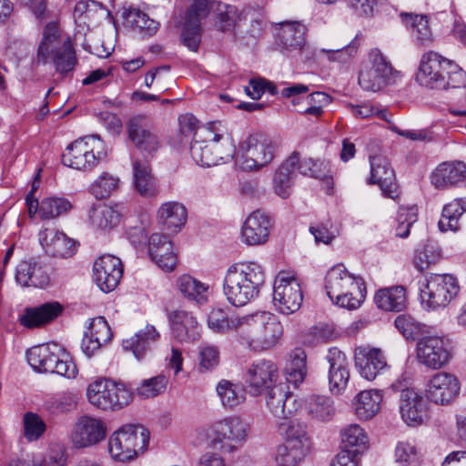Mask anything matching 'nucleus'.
Returning a JSON list of instances; mask_svg holds the SVG:
<instances>
[{
    "label": "nucleus",
    "mask_w": 466,
    "mask_h": 466,
    "mask_svg": "<svg viewBox=\"0 0 466 466\" xmlns=\"http://www.w3.org/2000/svg\"><path fill=\"white\" fill-rule=\"evenodd\" d=\"M265 283V271L257 262H240L228 268L224 278V293L234 306H244L256 298Z\"/></svg>",
    "instance_id": "nucleus-1"
},
{
    "label": "nucleus",
    "mask_w": 466,
    "mask_h": 466,
    "mask_svg": "<svg viewBox=\"0 0 466 466\" xmlns=\"http://www.w3.org/2000/svg\"><path fill=\"white\" fill-rule=\"evenodd\" d=\"M37 64L52 63L56 71L66 76L73 71L77 62L73 43L62 34L56 22H49L42 32L36 52Z\"/></svg>",
    "instance_id": "nucleus-2"
},
{
    "label": "nucleus",
    "mask_w": 466,
    "mask_h": 466,
    "mask_svg": "<svg viewBox=\"0 0 466 466\" xmlns=\"http://www.w3.org/2000/svg\"><path fill=\"white\" fill-rule=\"evenodd\" d=\"M416 81L429 88H460L466 86V73L454 61L430 51L421 56Z\"/></svg>",
    "instance_id": "nucleus-3"
},
{
    "label": "nucleus",
    "mask_w": 466,
    "mask_h": 466,
    "mask_svg": "<svg viewBox=\"0 0 466 466\" xmlns=\"http://www.w3.org/2000/svg\"><path fill=\"white\" fill-rule=\"evenodd\" d=\"M325 289L335 305L349 310L359 309L367 293L363 279L350 273L343 264H337L329 269Z\"/></svg>",
    "instance_id": "nucleus-4"
},
{
    "label": "nucleus",
    "mask_w": 466,
    "mask_h": 466,
    "mask_svg": "<svg viewBox=\"0 0 466 466\" xmlns=\"http://www.w3.org/2000/svg\"><path fill=\"white\" fill-rule=\"evenodd\" d=\"M277 151L273 139L259 133L250 134L238 142L236 166L245 172H258L273 162Z\"/></svg>",
    "instance_id": "nucleus-5"
},
{
    "label": "nucleus",
    "mask_w": 466,
    "mask_h": 466,
    "mask_svg": "<svg viewBox=\"0 0 466 466\" xmlns=\"http://www.w3.org/2000/svg\"><path fill=\"white\" fill-rule=\"evenodd\" d=\"M250 430V424L245 419L230 415L213 422L208 437L213 448L224 453H232L248 441Z\"/></svg>",
    "instance_id": "nucleus-6"
},
{
    "label": "nucleus",
    "mask_w": 466,
    "mask_h": 466,
    "mask_svg": "<svg viewBox=\"0 0 466 466\" xmlns=\"http://www.w3.org/2000/svg\"><path fill=\"white\" fill-rule=\"evenodd\" d=\"M399 76L387 57L379 49H372L361 63L358 83L365 91L378 92L395 84Z\"/></svg>",
    "instance_id": "nucleus-7"
},
{
    "label": "nucleus",
    "mask_w": 466,
    "mask_h": 466,
    "mask_svg": "<svg viewBox=\"0 0 466 466\" xmlns=\"http://www.w3.org/2000/svg\"><path fill=\"white\" fill-rule=\"evenodd\" d=\"M106 156L104 142L96 136H87L70 143L62 155V163L76 170H91Z\"/></svg>",
    "instance_id": "nucleus-8"
},
{
    "label": "nucleus",
    "mask_w": 466,
    "mask_h": 466,
    "mask_svg": "<svg viewBox=\"0 0 466 466\" xmlns=\"http://www.w3.org/2000/svg\"><path fill=\"white\" fill-rule=\"evenodd\" d=\"M88 402L102 410H118L127 406L132 400V392L122 382L99 378L86 388Z\"/></svg>",
    "instance_id": "nucleus-9"
},
{
    "label": "nucleus",
    "mask_w": 466,
    "mask_h": 466,
    "mask_svg": "<svg viewBox=\"0 0 466 466\" xmlns=\"http://www.w3.org/2000/svg\"><path fill=\"white\" fill-rule=\"evenodd\" d=\"M149 442V432L141 425H125L115 431L108 441V451L112 459L128 461L143 452Z\"/></svg>",
    "instance_id": "nucleus-10"
},
{
    "label": "nucleus",
    "mask_w": 466,
    "mask_h": 466,
    "mask_svg": "<svg viewBox=\"0 0 466 466\" xmlns=\"http://www.w3.org/2000/svg\"><path fill=\"white\" fill-rule=\"evenodd\" d=\"M460 289L456 278L451 274H432L420 288V303L427 310L446 307Z\"/></svg>",
    "instance_id": "nucleus-11"
},
{
    "label": "nucleus",
    "mask_w": 466,
    "mask_h": 466,
    "mask_svg": "<svg viewBox=\"0 0 466 466\" xmlns=\"http://www.w3.org/2000/svg\"><path fill=\"white\" fill-rule=\"evenodd\" d=\"M303 300L299 279L295 274L280 271L273 285V302L277 310L289 315L299 309Z\"/></svg>",
    "instance_id": "nucleus-12"
},
{
    "label": "nucleus",
    "mask_w": 466,
    "mask_h": 466,
    "mask_svg": "<svg viewBox=\"0 0 466 466\" xmlns=\"http://www.w3.org/2000/svg\"><path fill=\"white\" fill-rule=\"evenodd\" d=\"M452 355V341L447 337L425 336L417 343V360L429 369H441L451 361Z\"/></svg>",
    "instance_id": "nucleus-13"
},
{
    "label": "nucleus",
    "mask_w": 466,
    "mask_h": 466,
    "mask_svg": "<svg viewBox=\"0 0 466 466\" xmlns=\"http://www.w3.org/2000/svg\"><path fill=\"white\" fill-rule=\"evenodd\" d=\"M210 153L206 162L208 166H217L231 159L237 160L238 147L235 146L232 137L224 130L219 123H211L206 128Z\"/></svg>",
    "instance_id": "nucleus-14"
},
{
    "label": "nucleus",
    "mask_w": 466,
    "mask_h": 466,
    "mask_svg": "<svg viewBox=\"0 0 466 466\" xmlns=\"http://www.w3.org/2000/svg\"><path fill=\"white\" fill-rule=\"evenodd\" d=\"M106 435V427L101 419L84 415L73 425L69 441L75 449H85L98 444Z\"/></svg>",
    "instance_id": "nucleus-15"
},
{
    "label": "nucleus",
    "mask_w": 466,
    "mask_h": 466,
    "mask_svg": "<svg viewBox=\"0 0 466 466\" xmlns=\"http://www.w3.org/2000/svg\"><path fill=\"white\" fill-rule=\"evenodd\" d=\"M278 379L277 365L271 360H259L248 368L245 383L250 395L259 396L265 390L276 386Z\"/></svg>",
    "instance_id": "nucleus-16"
},
{
    "label": "nucleus",
    "mask_w": 466,
    "mask_h": 466,
    "mask_svg": "<svg viewBox=\"0 0 466 466\" xmlns=\"http://www.w3.org/2000/svg\"><path fill=\"white\" fill-rule=\"evenodd\" d=\"M209 10L212 11L215 29L233 35L247 22L248 16V9H241L237 5L222 1L210 0Z\"/></svg>",
    "instance_id": "nucleus-17"
},
{
    "label": "nucleus",
    "mask_w": 466,
    "mask_h": 466,
    "mask_svg": "<svg viewBox=\"0 0 466 466\" xmlns=\"http://www.w3.org/2000/svg\"><path fill=\"white\" fill-rule=\"evenodd\" d=\"M124 267L119 258L103 255L97 258L93 265V280L105 293L116 289L123 277Z\"/></svg>",
    "instance_id": "nucleus-18"
},
{
    "label": "nucleus",
    "mask_w": 466,
    "mask_h": 466,
    "mask_svg": "<svg viewBox=\"0 0 466 466\" xmlns=\"http://www.w3.org/2000/svg\"><path fill=\"white\" fill-rule=\"evenodd\" d=\"M460 393L458 379L451 373L439 371L427 381L425 388L426 398L437 405H448Z\"/></svg>",
    "instance_id": "nucleus-19"
},
{
    "label": "nucleus",
    "mask_w": 466,
    "mask_h": 466,
    "mask_svg": "<svg viewBox=\"0 0 466 466\" xmlns=\"http://www.w3.org/2000/svg\"><path fill=\"white\" fill-rule=\"evenodd\" d=\"M354 363L359 374L370 381L390 369L381 350L370 346H360L355 349Z\"/></svg>",
    "instance_id": "nucleus-20"
},
{
    "label": "nucleus",
    "mask_w": 466,
    "mask_h": 466,
    "mask_svg": "<svg viewBox=\"0 0 466 466\" xmlns=\"http://www.w3.org/2000/svg\"><path fill=\"white\" fill-rule=\"evenodd\" d=\"M127 129L129 139L141 152L153 156L159 149L160 139L145 116L131 117L127 124Z\"/></svg>",
    "instance_id": "nucleus-21"
},
{
    "label": "nucleus",
    "mask_w": 466,
    "mask_h": 466,
    "mask_svg": "<svg viewBox=\"0 0 466 466\" xmlns=\"http://www.w3.org/2000/svg\"><path fill=\"white\" fill-rule=\"evenodd\" d=\"M210 0H192L182 31L183 44L191 51H197L201 41V20L208 14Z\"/></svg>",
    "instance_id": "nucleus-22"
},
{
    "label": "nucleus",
    "mask_w": 466,
    "mask_h": 466,
    "mask_svg": "<svg viewBox=\"0 0 466 466\" xmlns=\"http://www.w3.org/2000/svg\"><path fill=\"white\" fill-rule=\"evenodd\" d=\"M329 363L328 380L331 393L341 394L350 380V363L346 354L337 347L328 350L325 357Z\"/></svg>",
    "instance_id": "nucleus-23"
},
{
    "label": "nucleus",
    "mask_w": 466,
    "mask_h": 466,
    "mask_svg": "<svg viewBox=\"0 0 466 466\" xmlns=\"http://www.w3.org/2000/svg\"><path fill=\"white\" fill-rule=\"evenodd\" d=\"M307 27L299 21H283L276 24V43L282 52L301 51L306 46Z\"/></svg>",
    "instance_id": "nucleus-24"
},
{
    "label": "nucleus",
    "mask_w": 466,
    "mask_h": 466,
    "mask_svg": "<svg viewBox=\"0 0 466 466\" xmlns=\"http://www.w3.org/2000/svg\"><path fill=\"white\" fill-rule=\"evenodd\" d=\"M400 412L402 420L409 426H419L428 418L422 396L410 388L400 390Z\"/></svg>",
    "instance_id": "nucleus-25"
},
{
    "label": "nucleus",
    "mask_w": 466,
    "mask_h": 466,
    "mask_svg": "<svg viewBox=\"0 0 466 466\" xmlns=\"http://www.w3.org/2000/svg\"><path fill=\"white\" fill-rule=\"evenodd\" d=\"M39 241L46 253L60 258H72L77 250V243L64 232L48 229L39 233Z\"/></svg>",
    "instance_id": "nucleus-26"
},
{
    "label": "nucleus",
    "mask_w": 466,
    "mask_h": 466,
    "mask_svg": "<svg viewBox=\"0 0 466 466\" xmlns=\"http://www.w3.org/2000/svg\"><path fill=\"white\" fill-rule=\"evenodd\" d=\"M270 229L268 217L259 210L253 211L243 223L241 239L248 246L263 245L268 240Z\"/></svg>",
    "instance_id": "nucleus-27"
},
{
    "label": "nucleus",
    "mask_w": 466,
    "mask_h": 466,
    "mask_svg": "<svg viewBox=\"0 0 466 466\" xmlns=\"http://www.w3.org/2000/svg\"><path fill=\"white\" fill-rule=\"evenodd\" d=\"M160 339L157 329L147 324L143 329L138 330L130 338L122 340V349L125 352L131 353L137 361L145 360L155 345Z\"/></svg>",
    "instance_id": "nucleus-28"
},
{
    "label": "nucleus",
    "mask_w": 466,
    "mask_h": 466,
    "mask_svg": "<svg viewBox=\"0 0 466 466\" xmlns=\"http://www.w3.org/2000/svg\"><path fill=\"white\" fill-rule=\"evenodd\" d=\"M266 403L274 416L281 420L282 418L291 416L302 406L294 395L287 391L282 385H276L267 390Z\"/></svg>",
    "instance_id": "nucleus-29"
},
{
    "label": "nucleus",
    "mask_w": 466,
    "mask_h": 466,
    "mask_svg": "<svg viewBox=\"0 0 466 466\" xmlns=\"http://www.w3.org/2000/svg\"><path fill=\"white\" fill-rule=\"evenodd\" d=\"M466 181V165L461 161L443 162L431 174V183L437 189L457 187Z\"/></svg>",
    "instance_id": "nucleus-30"
},
{
    "label": "nucleus",
    "mask_w": 466,
    "mask_h": 466,
    "mask_svg": "<svg viewBox=\"0 0 466 466\" xmlns=\"http://www.w3.org/2000/svg\"><path fill=\"white\" fill-rule=\"evenodd\" d=\"M148 255L150 258L164 271L174 270L177 265V255L167 236L155 233L148 240Z\"/></svg>",
    "instance_id": "nucleus-31"
},
{
    "label": "nucleus",
    "mask_w": 466,
    "mask_h": 466,
    "mask_svg": "<svg viewBox=\"0 0 466 466\" xmlns=\"http://www.w3.org/2000/svg\"><path fill=\"white\" fill-rule=\"evenodd\" d=\"M15 279L24 287L45 288L49 283V275L45 265L37 260L30 259L18 264Z\"/></svg>",
    "instance_id": "nucleus-32"
},
{
    "label": "nucleus",
    "mask_w": 466,
    "mask_h": 466,
    "mask_svg": "<svg viewBox=\"0 0 466 466\" xmlns=\"http://www.w3.org/2000/svg\"><path fill=\"white\" fill-rule=\"evenodd\" d=\"M299 153L293 152L277 168L273 177V190L281 198H287L292 192L296 178Z\"/></svg>",
    "instance_id": "nucleus-33"
},
{
    "label": "nucleus",
    "mask_w": 466,
    "mask_h": 466,
    "mask_svg": "<svg viewBox=\"0 0 466 466\" xmlns=\"http://www.w3.org/2000/svg\"><path fill=\"white\" fill-rule=\"evenodd\" d=\"M370 183L377 184L385 196L393 198L397 186L394 171L389 162L380 156H374L370 158Z\"/></svg>",
    "instance_id": "nucleus-34"
},
{
    "label": "nucleus",
    "mask_w": 466,
    "mask_h": 466,
    "mask_svg": "<svg viewBox=\"0 0 466 466\" xmlns=\"http://www.w3.org/2000/svg\"><path fill=\"white\" fill-rule=\"evenodd\" d=\"M157 221L165 229L172 233L181 230L187 222L186 207L177 201H167L160 205L157 212Z\"/></svg>",
    "instance_id": "nucleus-35"
},
{
    "label": "nucleus",
    "mask_w": 466,
    "mask_h": 466,
    "mask_svg": "<svg viewBox=\"0 0 466 466\" xmlns=\"http://www.w3.org/2000/svg\"><path fill=\"white\" fill-rule=\"evenodd\" d=\"M374 303L378 309L385 312H401L408 305V296L403 286H392L376 291Z\"/></svg>",
    "instance_id": "nucleus-36"
},
{
    "label": "nucleus",
    "mask_w": 466,
    "mask_h": 466,
    "mask_svg": "<svg viewBox=\"0 0 466 466\" xmlns=\"http://www.w3.org/2000/svg\"><path fill=\"white\" fill-rule=\"evenodd\" d=\"M124 215L121 205H97L89 212L91 226L101 231H109L119 225Z\"/></svg>",
    "instance_id": "nucleus-37"
},
{
    "label": "nucleus",
    "mask_w": 466,
    "mask_h": 466,
    "mask_svg": "<svg viewBox=\"0 0 466 466\" xmlns=\"http://www.w3.org/2000/svg\"><path fill=\"white\" fill-rule=\"evenodd\" d=\"M176 288L187 301L201 306L208 301L209 286L188 274L179 276Z\"/></svg>",
    "instance_id": "nucleus-38"
},
{
    "label": "nucleus",
    "mask_w": 466,
    "mask_h": 466,
    "mask_svg": "<svg viewBox=\"0 0 466 466\" xmlns=\"http://www.w3.org/2000/svg\"><path fill=\"white\" fill-rule=\"evenodd\" d=\"M112 336L108 322H90L82 339V351L86 357H92L103 344L111 340Z\"/></svg>",
    "instance_id": "nucleus-39"
},
{
    "label": "nucleus",
    "mask_w": 466,
    "mask_h": 466,
    "mask_svg": "<svg viewBox=\"0 0 466 466\" xmlns=\"http://www.w3.org/2000/svg\"><path fill=\"white\" fill-rule=\"evenodd\" d=\"M278 431L286 444L310 448V441L306 424L291 416L284 417L277 422Z\"/></svg>",
    "instance_id": "nucleus-40"
},
{
    "label": "nucleus",
    "mask_w": 466,
    "mask_h": 466,
    "mask_svg": "<svg viewBox=\"0 0 466 466\" xmlns=\"http://www.w3.org/2000/svg\"><path fill=\"white\" fill-rule=\"evenodd\" d=\"M62 349L56 343L35 346L27 350L29 365L36 371L50 372Z\"/></svg>",
    "instance_id": "nucleus-41"
},
{
    "label": "nucleus",
    "mask_w": 466,
    "mask_h": 466,
    "mask_svg": "<svg viewBox=\"0 0 466 466\" xmlns=\"http://www.w3.org/2000/svg\"><path fill=\"white\" fill-rule=\"evenodd\" d=\"M381 401L382 394L380 390H362L352 400L354 414L360 420H369L380 411Z\"/></svg>",
    "instance_id": "nucleus-42"
},
{
    "label": "nucleus",
    "mask_w": 466,
    "mask_h": 466,
    "mask_svg": "<svg viewBox=\"0 0 466 466\" xmlns=\"http://www.w3.org/2000/svg\"><path fill=\"white\" fill-rule=\"evenodd\" d=\"M283 327L281 322H262L258 332L246 331L243 339L249 345L258 344L261 349L267 350L274 347L281 339Z\"/></svg>",
    "instance_id": "nucleus-43"
},
{
    "label": "nucleus",
    "mask_w": 466,
    "mask_h": 466,
    "mask_svg": "<svg viewBox=\"0 0 466 466\" xmlns=\"http://www.w3.org/2000/svg\"><path fill=\"white\" fill-rule=\"evenodd\" d=\"M304 405L308 416L317 421H329L336 414L334 400L326 395H309L306 398Z\"/></svg>",
    "instance_id": "nucleus-44"
},
{
    "label": "nucleus",
    "mask_w": 466,
    "mask_h": 466,
    "mask_svg": "<svg viewBox=\"0 0 466 466\" xmlns=\"http://www.w3.org/2000/svg\"><path fill=\"white\" fill-rule=\"evenodd\" d=\"M134 187L144 198H155L158 193L157 180L146 162L138 160L133 163Z\"/></svg>",
    "instance_id": "nucleus-45"
},
{
    "label": "nucleus",
    "mask_w": 466,
    "mask_h": 466,
    "mask_svg": "<svg viewBox=\"0 0 466 466\" xmlns=\"http://www.w3.org/2000/svg\"><path fill=\"white\" fill-rule=\"evenodd\" d=\"M400 17L418 46H429L432 44V34L425 15L402 13Z\"/></svg>",
    "instance_id": "nucleus-46"
},
{
    "label": "nucleus",
    "mask_w": 466,
    "mask_h": 466,
    "mask_svg": "<svg viewBox=\"0 0 466 466\" xmlns=\"http://www.w3.org/2000/svg\"><path fill=\"white\" fill-rule=\"evenodd\" d=\"M216 393L226 410H233L246 400V392L242 386L229 380H220L216 386Z\"/></svg>",
    "instance_id": "nucleus-47"
},
{
    "label": "nucleus",
    "mask_w": 466,
    "mask_h": 466,
    "mask_svg": "<svg viewBox=\"0 0 466 466\" xmlns=\"http://www.w3.org/2000/svg\"><path fill=\"white\" fill-rule=\"evenodd\" d=\"M341 442L349 453H363L370 447V439L359 424H350L340 431Z\"/></svg>",
    "instance_id": "nucleus-48"
},
{
    "label": "nucleus",
    "mask_w": 466,
    "mask_h": 466,
    "mask_svg": "<svg viewBox=\"0 0 466 466\" xmlns=\"http://www.w3.org/2000/svg\"><path fill=\"white\" fill-rule=\"evenodd\" d=\"M288 383L298 387L307 376V355L304 350L297 348L289 355L284 370Z\"/></svg>",
    "instance_id": "nucleus-49"
},
{
    "label": "nucleus",
    "mask_w": 466,
    "mask_h": 466,
    "mask_svg": "<svg viewBox=\"0 0 466 466\" xmlns=\"http://www.w3.org/2000/svg\"><path fill=\"white\" fill-rule=\"evenodd\" d=\"M123 18L134 31L143 35L152 36L159 28L157 21L150 18L146 13L137 8L125 10Z\"/></svg>",
    "instance_id": "nucleus-50"
},
{
    "label": "nucleus",
    "mask_w": 466,
    "mask_h": 466,
    "mask_svg": "<svg viewBox=\"0 0 466 466\" xmlns=\"http://www.w3.org/2000/svg\"><path fill=\"white\" fill-rule=\"evenodd\" d=\"M466 211V198L454 199L443 207L439 228L441 231H456L460 228V218Z\"/></svg>",
    "instance_id": "nucleus-51"
},
{
    "label": "nucleus",
    "mask_w": 466,
    "mask_h": 466,
    "mask_svg": "<svg viewBox=\"0 0 466 466\" xmlns=\"http://www.w3.org/2000/svg\"><path fill=\"white\" fill-rule=\"evenodd\" d=\"M341 336L334 322H318L312 328L301 334V341L304 344L314 345L320 342H328Z\"/></svg>",
    "instance_id": "nucleus-52"
},
{
    "label": "nucleus",
    "mask_w": 466,
    "mask_h": 466,
    "mask_svg": "<svg viewBox=\"0 0 466 466\" xmlns=\"http://www.w3.org/2000/svg\"><path fill=\"white\" fill-rule=\"evenodd\" d=\"M64 309L58 301L46 302L38 307L26 308L18 320H54L63 316Z\"/></svg>",
    "instance_id": "nucleus-53"
},
{
    "label": "nucleus",
    "mask_w": 466,
    "mask_h": 466,
    "mask_svg": "<svg viewBox=\"0 0 466 466\" xmlns=\"http://www.w3.org/2000/svg\"><path fill=\"white\" fill-rule=\"evenodd\" d=\"M309 448L283 443L277 447L274 461L277 466H298L306 457Z\"/></svg>",
    "instance_id": "nucleus-54"
},
{
    "label": "nucleus",
    "mask_w": 466,
    "mask_h": 466,
    "mask_svg": "<svg viewBox=\"0 0 466 466\" xmlns=\"http://www.w3.org/2000/svg\"><path fill=\"white\" fill-rule=\"evenodd\" d=\"M394 461L398 466H420L422 455L413 442L400 441L394 449Z\"/></svg>",
    "instance_id": "nucleus-55"
},
{
    "label": "nucleus",
    "mask_w": 466,
    "mask_h": 466,
    "mask_svg": "<svg viewBox=\"0 0 466 466\" xmlns=\"http://www.w3.org/2000/svg\"><path fill=\"white\" fill-rule=\"evenodd\" d=\"M71 202L64 197L51 196L40 202V218L52 219L66 214L72 209Z\"/></svg>",
    "instance_id": "nucleus-56"
},
{
    "label": "nucleus",
    "mask_w": 466,
    "mask_h": 466,
    "mask_svg": "<svg viewBox=\"0 0 466 466\" xmlns=\"http://www.w3.org/2000/svg\"><path fill=\"white\" fill-rule=\"evenodd\" d=\"M168 379L163 374L143 380L137 387L136 392L141 399L155 398L165 392Z\"/></svg>",
    "instance_id": "nucleus-57"
},
{
    "label": "nucleus",
    "mask_w": 466,
    "mask_h": 466,
    "mask_svg": "<svg viewBox=\"0 0 466 466\" xmlns=\"http://www.w3.org/2000/svg\"><path fill=\"white\" fill-rule=\"evenodd\" d=\"M440 258V252L433 246L425 245L415 250L413 265L419 271L422 272L437 263Z\"/></svg>",
    "instance_id": "nucleus-58"
},
{
    "label": "nucleus",
    "mask_w": 466,
    "mask_h": 466,
    "mask_svg": "<svg viewBox=\"0 0 466 466\" xmlns=\"http://www.w3.org/2000/svg\"><path fill=\"white\" fill-rule=\"evenodd\" d=\"M119 178L108 173H103L92 184V193L97 198H104L110 196L118 188Z\"/></svg>",
    "instance_id": "nucleus-59"
},
{
    "label": "nucleus",
    "mask_w": 466,
    "mask_h": 466,
    "mask_svg": "<svg viewBox=\"0 0 466 466\" xmlns=\"http://www.w3.org/2000/svg\"><path fill=\"white\" fill-rule=\"evenodd\" d=\"M25 437L29 441L38 440L46 431V423L33 412H26L24 416Z\"/></svg>",
    "instance_id": "nucleus-60"
},
{
    "label": "nucleus",
    "mask_w": 466,
    "mask_h": 466,
    "mask_svg": "<svg viewBox=\"0 0 466 466\" xmlns=\"http://www.w3.org/2000/svg\"><path fill=\"white\" fill-rule=\"evenodd\" d=\"M394 326L410 341L420 339L429 332L427 325L422 322H394Z\"/></svg>",
    "instance_id": "nucleus-61"
},
{
    "label": "nucleus",
    "mask_w": 466,
    "mask_h": 466,
    "mask_svg": "<svg viewBox=\"0 0 466 466\" xmlns=\"http://www.w3.org/2000/svg\"><path fill=\"white\" fill-rule=\"evenodd\" d=\"M358 51V46L355 43H350L346 46L337 49H320V52L327 55V58L330 62L347 63L349 62Z\"/></svg>",
    "instance_id": "nucleus-62"
},
{
    "label": "nucleus",
    "mask_w": 466,
    "mask_h": 466,
    "mask_svg": "<svg viewBox=\"0 0 466 466\" xmlns=\"http://www.w3.org/2000/svg\"><path fill=\"white\" fill-rule=\"evenodd\" d=\"M325 168L326 165L321 161L314 160L312 158L300 160V157H299L297 171L304 176L320 178L325 175Z\"/></svg>",
    "instance_id": "nucleus-63"
},
{
    "label": "nucleus",
    "mask_w": 466,
    "mask_h": 466,
    "mask_svg": "<svg viewBox=\"0 0 466 466\" xmlns=\"http://www.w3.org/2000/svg\"><path fill=\"white\" fill-rule=\"evenodd\" d=\"M76 395L73 392H62L53 399L50 409L53 412H68L76 407Z\"/></svg>",
    "instance_id": "nucleus-64"
}]
</instances>
